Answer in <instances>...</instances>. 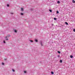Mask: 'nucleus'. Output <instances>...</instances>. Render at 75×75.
Returning a JSON list of instances; mask_svg holds the SVG:
<instances>
[{
  "mask_svg": "<svg viewBox=\"0 0 75 75\" xmlns=\"http://www.w3.org/2000/svg\"><path fill=\"white\" fill-rule=\"evenodd\" d=\"M35 42H38V40H37L36 39H35Z\"/></svg>",
  "mask_w": 75,
  "mask_h": 75,
  "instance_id": "nucleus-4",
  "label": "nucleus"
},
{
  "mask_svg": "<svg viewBox=\"0 0 75 75\" xmlns=\"http://www.w3.org/2000/svg\"><path fill=\"white\" fill-rule=\"evenodd\" d=\"M60 3V2H59V1H57V3H58V4H59V3Z\"/></svg>",
  "mask_w": 75,
  "mask_h": 75,
  "instance_id": "nucleus-16",
  "label": "nucleus"
},
{
  "mask_svg": "<svg viewBox=\"0 0 75 75\" xmlns=\"http://www.w3.org/2000/svg\"><path fill=\"white\" fill-rule=\"evenodd\" d=\"M6 41H8V38H6Z\"/></svg>",
  "mask_w": 75,
  "mask_h": 75,
  "instance_id": "nucleus-17",
  "label": "nucleus"
},
{
  "mask_svg": "<svg viewBox=\"0 0 75 75\" xmlns=\"http://www.w3.org/2000/svg\"><path fill=\"white\" fill-rule=\"evenodd\" d=\"M2 65H4V63H2Z\"/></svg>",
  "mask_w": 75,
  "mask_h": 75,
  "instance_id": "nucleus-14",
  "label": "nucleus"
},
{
  "mask_svg": "<svg viewBox=\"0 0 75 75\" xmlns=\"http://www.w3.org/2000/svg\"><path fill=\"white\" fill-rule=\"evenodd\" d=\"M40 44L41 46H43V45H42V42H40Z\"/></svg>",
  "mask_w": 75,
  "mask_h": 75,
  "instance_id": "nucleus-5",
  "label": "nucleus"
},
{
  "mask_svg": "<svg viewBox=\"0 0 75 75\" xmlns=\"http://www.w3.org/2000/svg\"><path fill=\"white\" fill-rule=\"evenodd\" d=\"M23 13H21V16H23Z\"/></svg>",
  "mask_w": 75,
  "mask_h": 75,
  "instance_id": "nucleus-21",
  "label": "nucleus"
},
{
  "mask_svg": "<svg viewBox=\"0 0 75 75\" xmlns=\"http://www.w3.org/2000/svg\"><path fill=\"white\" fill-rule=\"evenodd\" d=\"M11 14H13V13H11Z\"/></svg>",
  "mask_w": 75,
  "mask_h": 75,
  "instance_id": "nucleus-30",
  "label": "nucleus"
},
{
  "mask_svg": "<svg viewBox=\"0 0 75 75\" xmlns=\"http://www.w3.org/2000/svg\"><path fill=\"white\" fill-rule=\"evenodd\" d=\"M49 11H50V12H51V13L52 12V10H49Z\"/></svg>",
  "mask_w": 75,
  "mask_h": 75,
  "instance_id": "nucleus-13",
  "label": "nucleus"
},
{
  "mask_svg": "<svg viewBox=\"0 0 75 75\" xmlns=\"http://www.w3.org/2000/svg\"><path fill=\"white\" fill-rule=\"evenodd\" d=\"M30 10H31V11H32V10H33V8H31Z\"/></svg>",
  "mask_w": 75,
  "mask_h": 75,
  "instance_id": "nucleus-28",
  "label": "nucleus"
},
{
  "mask_svg": "<svg viewBox=\"0 0 75 75\" xmlns=\"http://www.w3.org/2000/svg\"><path fill=\"white\" fill-rule=\"evenodd\" d=\"M7 37H8V36L5 37V38H7Z\"/></svg>",
  "mask_w": 75,
  "mask_h": 75,
  "instance_id": "nucleus-27",
  "label": "nucleus"
},
{
  "mask_svg": "<svg viewBox=\"0 0 75 75\" xmlns=\"http://www.w3.org/2000/svg\"><path fill=\"white\" fill-rule=\"evenodd\" d=\"M59 57H60V56L59 55H58L57 56V57H58V58H59Z\"/></svg>",
  "mask_w": 75,
  "mask_h": 75,
  "instance_id": "nucleus-24",
  "label": "nucleus"
},
{
  "mask_svg": "<svg viewBox=\"0 0 75 75\" xmlns=\"http://www.w3.org/2000/svg\"><path fill=\"white\" fill-rule=\"evenodd\" d=\"M65 24H66V25H68V23L67 22H65Z\"/></svg>",
  "mask_w": 75,
  "mask_h": 75,
  "instance_id": "nucleus-7",
  "label": "nucleus"
},
{
  "mask_svg": "<svg viewBox=\"0 0 75 75\" xmlns=\"http://www.w3.org/2000/svg\"><path fill=\"white\" fill-rule=\"evenodd\" d=\"M58 52L59 54H60V53H61V52H60L58 51Z\"/></svg>",
  "mask_w": 75,
  "mask_h": 75,
  "instance_id": "nucleus-19",
  "label": "nucleus"
},
{
  "mask_svg": "<svg viewBox=\"0 0 75 75\" xmlns=\"http://www.w3.org/2000/svg\"><path fill=\"white\" fill-rule=\"evenodd\" d=\"M54 20H57V19L56 18H54Z\"/></svg>",
  "mask_w": 75,
  "mask_h": 75,
  "instance_id": "nucleus-22",
  "label": "nucleus"
},
{
  "mask_svg": "<svg viewBox=\"0 0 75 75\" xmlns=\"http://www.w3.org/2000/svg\"><path fill=\"white\" fill-rule=\"evenodd\" d=\"M29 41H30V42H33V41L31 40H30Z\"/></svg>",
  "mask_w": 75,
  "mask_h": 75,
  "instance_id": "nucleus-6",
  "label": "nucleus"
},
{
  "mask_svg": "<svg viewBox=\"0 0 75 75\" xmlns=\"http://www.w3.org/2000/svg\"><path fill=\"white\" fill-rule=\"evenodd\" d=\"M7 59H4V60H5V61H6L7 60Z\"/></svg>",
  "mask_w": 75,
  "mask_h": 75,
  "instance_id": "nucleus-23",
  "label": "nucleus"
},
{
  "mask_svg": "<svg viewBox=\"0 0 75 75\" xmlns=\"http://www.w3.org/2000/svg\"><path fill=\"white\" fill-rule=\"evenodd\" d=\"M72 3H75V0H72Z\"/></svg>",
  "mask_w": 75,
  "mask_h": 75,
  "instance_id": "nucleus-3",
  "label": "nucleus"
},
{
  "mask_svg": "<svg viewBox=\"0 0 75 75\" xmlns=\"http://www.w3.org/2000/svg\"><path fill=\"white\" fill-rule=\"evenodd\" d=\"M70 57L71 58H73V56L72 55H71L70 56Z\"/></svg>",
  "mask_w": 75,
  "mask_h": 75,
  "instance_id": "nucleus-8",
  "label": "nucleus"
},
{
  "mask_svg": "<svg viewBox=\"0 0 75 75\" xmlns=\"http://www.w3.org/2000/svg\"><path fill=\"white\" fill-rule=\"evenodd\" d=\"M12 71H13V72H14L15 71L13 69H12Z\"/></svg>",
  "mask_w": 75,
  "mask_h": 75,
  "instance_id": "nucleus-20",
  "label": "nucleus"
},
{
  "mask_svg": "<svg viewBox=\"0 0 75 75\" xmlns=\"http://www.w3.org/2000/svg\"><path fill=\"white\" fill-rule=\"evenodd\" d=\"M14 32H15V33H17V30H16V29H14Z\"/></svg>",
  "mask_w": 75,
  "mask_h": 75,
  "instance_id": "nucleus-1",
  "label": "nucleus"
},
{
  "mask_svg": "<svg viewBox=\"0 0 75 75\" xmlns=\"http://www.w3.org/2000/svg\"><path fill=\"white\" fill-rule=\"evenodd\" d=\"M51 73L52 74V75H53V74H54V72H53L52 71H51Z\"/></svg>",
  "mask_w": 75,
  "mask_h": 75,
  "instance_id": "nucleus-10",
  "label": "nucleus"
},
{
  "mask_svg": "<svg viewBox=\"0 0 75 75\" xmlns=\"http://www.w3.org/2000/svg\"><path fill=\"white\" fill-rule=\"evenodd\" d=\"M73 31H74V32H75V29H74Z\"/></svg>",
  "mask_w": 75,
  "mask_h": 75,
  "instance_id": "nucleus-26",
  "label": "nucleus"
},
{
  "mask_svg": "<svg viewBox=\"0 0 75 75\" xmlns=\"http://www.w3.org/2000/svg\"><path fill=\"white\" fill-rule=\"evenodd\" d=\"M57 14H58V13H59V12L58 11H57Z\"/></svg>",
  "mask_w": 75,
  "mask_h": 75,
  "instance_id": "nucleus-18",
  "label": "nucleus"
},
{
  "mask_svg": "<svg viewBox=\"0 0 75 75\" xmlns=\"http://www.w3.org/2000/svg\"><path fill=\"white\" fill-rule=\"evenodd\" d=\"M60 62H61V63H62V60H60Z\"/></svg>",
  "mask_w": 75,
  "mask_h": 75,
  "instance_id": "nucleus-12",
  "label": "nucleus"
},
{
  "mask_svg": "<svg viewBox=\"0 0 75 75\" xmlns=\"http://www.w3.org/2000/svg\"><path fill=\"white\" fill-rule=\"evenodd\" d=\"M21 10L22 11H24V9H23V8H21Z\"/></svg>",
  "mask_w": 75,
  "mask_h": 75,
  "instance_id": "nucleus-2",
  "label": "nucleus"
},
{
  "mask_svg": "<svg viewBox=\"0 0 75 75\" xmlns=\"http://www.w3.org/2000/svg\"><path fill=\"white\" fill-rule=\"evenodd\" d=\"M3 42L4 44H6V42H5V41L4 40L3 41Z\"/></svg>",
  "mask_w": 75,
  "mask_h": 75,
  "instance_id": "nucleus-15",
  "label": "nucleus"
},
{
  "mask_svg": "<svg viewBox=\"0 0 75 75\" xmlns=\"http://www.w3.org/2000/svg\"><path fill=\"white\" fill-rule=\"evenodd\" d=\"M8 37H10V35H8L7 36Z\"/></svg>",
  "mask_w": 75,
  "mask_h": 75,
  "instance_id": "nucleus-11",
  "label": "nucleus"
},
{
  "mask_svg": "<svg viewBox=\"0 0 75 75\" xmlns=\"http://www.w3.org/2000/svg\"><path fill=\"white\" fill-rule=\"evenodd\" d=\"M52 26H53L54 25V24H52Z\"/></svg>",
  "mask_w": 75,
  "mask_h": 75,
  "instance_id": "nucleus-29",
  "label": "nucleus"
},
{
  "mask_svg": "<svg viewBox=\"0 0 75 75\" xmlns=\"http://www.w3.org/2000/svg\"><path fill=\"white\" fill-rule=\"evenodd\" d=\"M7 7H9V4H7Z\"/></svg>",
  "mask_w": 75,
  "mask_h": 75,
  "instance_id": "nucleus-25",
  "label": "nucleus"
},
{
  "mask_svg": "<svg viewBox=\"0 0 75 75\" xmlns=\"http://www.w3.org/2000/svg\"><path fill=\"white\" fill-rule=\"evenodd\" d=\"M23 72L25 74H26V73H27V71H23Z\"/></svg>",
  "mask_w": 75,
  "mask_h": 75,
  "instance_id": "nucleus-9",
  "label": "nucleus"
}]
</instances>
